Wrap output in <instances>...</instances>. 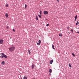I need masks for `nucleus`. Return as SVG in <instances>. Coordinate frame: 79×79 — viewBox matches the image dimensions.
I'll return each instance as SVG.
<instances>
[{"label": "nucleus", "instance_id": "f257e3e1", "mask_svg": "<svg viewBox=\"0 0 79 79\" xmlns=\"http://www.w3.org/2000/svg\"><path fill=\"white\" fill-rule=\"evenodd\" d=\"M15 47L14 46L12 47L9 48V50L10 52H12L15 50Z\"/></svg>", "mask_w": 79, "mask_h": 79}, {"label": "nucleus", "instance_id": "f03ea898", "mask_svg": "<svg viewBox=\"0 0 79 79\" xmlns=\"http://www.w3.org/2000/svg\"><path fill=\"white\" fill-rule=\"evenodd\" d=\"M1 55H3V56H0V57H1L2 58L4 57V58H7V56L6 55H5L4 53H2L1 54Z\"/></svg>", "mask_w": 79, "mask_h": 79}, {"label": "nucleus", "instance_id": "7ed1b4c3", "mask_svg": "<svg viewBox=\"0 0 79 79\" xmlns=\"http://www.w3.org/2000/svg\"><path fill=\"white\" fill-rule=\"evenodd\" d=\"M3 43V40L2 39L0 40V44H2V43Z\"/></svg>", "mask_w": 79, "mask_h": 79}, {"label": "nucleus", "instance_id": "20e7f679", "mask_svg": "<svg viewBox=\"0 0 79 79\" xmlns=\"http://www.w3.org/2000/svg\"><path fill=\"white\" fill-rule=\"evenodd\" d=\"M44 15H47L48 13V11H46L45 10L44 11Z\"/></svg>", "mask_w": 79, "mask_h": 79}, {"label": "nucleus", "instance_id": "39448f33", "mask_svg": "<svg viewBox=\"0 0 79 79\" xmlns=\"http://www.w3.org/2000/svg\"><path fill=\"white\" fill-rule=\"evenodd\" d=\"M35 65L34 64H33V65H32L31 66V68L32 69H33L35 67Z\"/></svg>", "mask_w": 79, "mask_h": 79}, {"label": "nucleus", "instance_id": "423d86ee", "mask_svg": "<svg viewBox=\"0 0 79 79\" xmlns=\"http://www.w3.org/2000/svg\"><path fill=\"white\" fill-rule=\"evenodd\" d=\"M1 64L2 65H4L5 64V61H2L1 63Z\"/></svg>", "mask_w": 79, "mask_h": 79}, {"label": "nucleus", "instance_id": "0eeeda50", "mask_svg": "<svg viewBox=\"0 0 79 79\" xmlns=\"http://www.w3.org/2000/svg\"><path fill=\"white\" fill-rule=\"evenodd\" d=\"M53 62V60H51L50 62V64H52Z\"/></svg>", "mask_w": 79, "mask_h": 79}, {"label": "nucleus", "instance_id": "6e6552de", "mask_svg": "<svg viewBox=\"0 0 79 79\" xmlns=\"http://www.w3.org/2000/svg\"><path fill=\"white\" fill-rule=\"evenodd\" d=\"M5 16H6V18H8V14L7 13H6Z\"/></svg>", "mask_w": 79, "mask_h": 79}, {"label": "nucleus", "instance_id": "1a4fd4ad", "mask_svg": "<svg viewBox=\"0 0 79 79\" xmlns=\"http://www.w3.org/2000/svg\"><path fill=\"white\" fill-rule=\"evenodd\" d=\"M52 48L53 49L55 50L54 46L53 44L52 45Z\"/></svg>", "mask_w": 79, "mask_h": 79}, {"label": "nucleus", "instance_id": "9d476101", "mask_svg": "<svg viewBox=\"0 0 79 79\" xmlns=\"http://www.w3.org/2000/svg\"><path fill=\"white\" fill-rule=\"evenodd\" d=\"M77 15L75 17V20L76 21V20H77Z\"/></svg>", "mask_w": 79, "mask_h": 79}, {"label": "nucleus", "instance_id": "9b49d317", "mask_svg": "<svg viewBox=\"0 0 79 79\" xmlns=\"http://www.w3.org/2000/svg\"><path fill=\"white\" fill-rule=\"evenodd\" d=\"M69 66L70 68H71V67H72V66H71V64H69Z\"/></svg>", "mask_w": 79, "mask_h": 79}, {"label": "nucleus", "instance_id": "f8f14e48", "mask_svg": "<svg viewBox=\"0 0 79 79\" xmlns=\"http://www.w3.org/2000/svg\"><path fill=\"white\" fill-rule=\"evenodd\" d=\"M79 23V22L78 21H77V23H76V25H77Z\"/></svg>", "mask_w": 79, "mask_h": 79}, {"label": "nucleus", "instance_id": "ddd939ff", "mask_svg": "<svg viewBox=\"0 0 79 79\" xmlns=\"http://www.w3.org/2000/svg\"><path fill=\"white\" fill-rule=\"evenodd\" d=\"M50 73H51L52 72V70L51 69H50L49 70Z\"/></svg>", "mask_w": 79, "mask_h": 79}, {"label": "nucleus", "instance_id": "4468645a", "mask_svg": "<svg viewBox=\"0 0 79 79\" xmlns=\"http://www.w3.org/2000/svg\"><path fill=\"white\" fill-rule=\"evenodd\" d=\"M23 79H27V77L26 76H24V77H23Z\"/></svg>", "mask_w": 79, "mask_h": 79}, {"label": "nucleus", "instance_id": "2eb2a0df", "mask_svg": "<svg viewBox=\"0 0 79 79\" xmlns=\"http://www.w3.org/2000/svg\"><path fill=\"white\" fill-rule=\"evenodd\" d=\"M37 44L38 45H40V43H37Z\"/></svg>", "mask_w": 79, "mask_h": 79}, {"label": "nucleus", "instance_id": "dca6fc26", "mask_svg": "<svg viewBox=\"0 0 79 79\" xmlns=\"http://www.w3.org/2000/svg\"><path fill=\"white\" fill-rule=\"evenodd\" d=\"M39 43H40L41 42V41L40 40H39Z\"/></svg>", "mask_w": 79, "mask_h": 79}, {"label": "nucleus", "instance_id": "f3484780", "mask_svg": "<svg viewBox=\"0 0 79 79\" xmlns=\"http://www.w3.org/2000/svg\"><path fill=\"white\" fill-rule=\"evenodd\" d=\"M28 52H29V53L30 54L31 52H30V51L29 50H28Z\"/></svg>", "mask_w": 79, "mask_h": 79}, {"label": "nucleus", "instance_id": "a211bd4d", "mask_svg": "<svg viewBox=\"0 0 79 79\" xmlns=\"http://www.w3.org/2000/svg\"><path fill=\"white\" fill-rule=\"evenodd\" d=\"M27 7V5L26 4H25V8H26Z\"/></svg>", "mask_w": 79, "mask_h": 79}, {"label": "nucleus", "instance_id": "6ab92c4d", "mask_svg": "<svg viewBox=\"0 0 79 79\" xmlns=\"http://www.w3.org/2000/svg\"><path fill=\"white\" fill-rule=\"evenodd\" d=\"M8 4H6V7H8Z\"/></svg>", "mask_w": 79, "mask_h": 79}, {"label": "nucleus", "instance_id": "aec40b11", "mask_svg": "<svg viewBox=\"0 0 79 79\" xmlns=\"http://www.w3.org/2000/svg\"><path fill=\"white\" fill-rule=\"evenodd\" d=\"M71 32H73L74 31H73V29H71Z\"/></svg>", "mask_w": 79, "mask_h": 79}, {"label": "nucleus", "instance_id": "412c9836", "mask_svg": "<svg viewBox=\"0 0 79 79\" xmlns=\"http://www.w3.org/2000/svg\"><path fill=\"white\" fill-rule=\"evenodd\" d=\"M72 55H73V56H75V55L73 53Z\"/></svg>", "mask_w": 79, "mask_h": 79}, {"label": "nucleus", "instance_id": "4be33fe9", "mask_svg": "<svg viewBox=\"0 0 79 79\" xmlns=\"http://www.w3.org/2000/svg\"><path fill=\"white\" fill-rule=\"evenodd\" d=\"M36 20H38V19L37 16H36Z\"/></svg>", "mask_w": 79, "mask_h": 79}, {"label": "nucleus", "instance_id": "5701e85b", "mask_svg": "<svg viewBox=\"0 0 79 79\" xmlns=\"http://www.w3.org/2000/svg\"><path fill=\"white\" fill-rule=\"evenodd\" d=\"M39 18H41V16L40 15H39Z\"/></svg>", "mask_w": 79, "mask_h": 79}, {"label": "nucleus", "instance_id": "b1692460", "mask_svg": "<svg viewBox=\"0 0 79 79\" xmlns=\"http://www.w3.org/2000/svg\"><path fill=\"white\" fill-rule=\"evenodd\" d=\"M67 29H68L69 30V27H67Z\"/></svg>", "mask_w": 79, "mask_h": 79}, {"label": "nucleus", "instance_id": "393cba45", "mask_svg": "<svg viewBox=\"0 0 79 79\" xmlns=\"http://www.w3.org/2000/svg\"><path fill=\"white\" fill-rule=\"evenodd\" d=\"M62 34H60V35H59V36H61V37L62 36Z\"/></svg>", "mask_w": 79, "mask_h": 79}, {"label": "nucleus", "instance_id": "a878e982", "mask_svg": "<svg viewBox=\"0 0 79 79\" xmlns=\"http://www.w3.org/2000/svg\"><path fill=\"white\" fill-rule=\"evenodd\" d=\"M40 15H41V14H42V12L41 11V10H40Z\"/></svg>", "mask_w": 79, "mask_h": 79}, {"label": "nucleus", "instance_id": "bb28decb", "mask_svg": "<svg viewBox=\"0 0 79 79\" xmlns=\"http://www.w3.org/2000/svg\"><path fill=\"white\" fill-rule=\"evenodd\" d=\"M13 30L14 32H15V29H13Z\"/></svg>", "mask_w": 79, "mask_h": 79}, {"label": "nucleus", "instance_id": "cd10ccee", "mask_svg": "<svg viewBox=\"0 0 79 79\" xmlns=\"http://www.w3.org/2000/svg\"><path fill=\"white\" fill-rule=\"evenodd\" d=\"M49 26V24H47L46 25V26L47 27V26Z\"/></svg>", "mask_w": 79, "mask_h": 79}, {"label": "nucleus", "instance_id": "c85d7f7f", "mask_svg": "<svg viewBox=\"0 0 79 79\" xmlns=\"http://www.w3.org/2000/svg\"><path fill=\"white\" fill-rule=\"evenodd\" d=\"M6 28L8 29V26H7V27H6Z\"/></svg>", "mask_w": 79, "mask_h": 79}, {"label": "nucleus", "instance_id": "c756f323", "mask_svg": "<svg viewBox=\"0 0 79 79\" xmlns=\"http://www.w3.org/2000/svg\"><path fill=\"white\" fill-rule=\"evenodd\" d=\"M57 2H59V0H56Z\"/></svg>", "mask_w": 79, "mask_h": 79}, {"label": "nucleus", "instance_id": "7c9ffc66", "mask_svg": "<svg viewBox=\"0 0 79 79\" xmlns=\"http://www.w3.org/2000/svg\"><path fill=\"white\" fill-rule=\"evenodd\" d=\"M77 33L79 34V31L78 32H77Z\"/></svg>", "mask_w": 79, "mask_h": 79}, {"label": "nucleus", "instance_id": "2f4dec72", "mask_svg": "<svg viewBox=\"0 0 79 79\" xmlns=\"http://www.w3.org/2000/svg\"><path fill=\"white\" fill-rule=\"evenodd\" d=\"M1 64H0V67H1Z\"/></svg>", "mask_w": 79, "mask_h": 79}, {"label": "nucleus", "instance_id": "473e14b6", "mask_svg": "<svg viewBox=\"0 0 79 79\" xmlns=\"http://www.w3.org/2000/svg\"><path fill=\"white\" fill-rule=\"evenodd\" d=\"M66 8H65V9Z\"/></svg>", "mask_w": 79, "mask_h": 79}, {"label": "nucleus", "instance_id": "72a5a7b5", "mask_svg": "<svg viewBox=\"0 0 79 79\" xmlns=\"http://www.w3.org/2000/svg\"><path fill=\"white\" fill-rule=\"evenodd\" d=\"M10 38L11 39V38L10 37Z\"/></svg>", "mask_w": 79, "mask_h": 79}, {"label": "nucleus", "instance_id": "f704fd0d", "mask_svg": "<svg viewBox=\"0 0 79 79\" xmlns=\"http://www.w3.org/2000/svg\"><path fill=\"white\" fill-rule=\"evenodd\" d=\"M21 79H22L21 78Z\"/></svg>", "mask_w": 79, "mask_h": 79}]
</instances>
